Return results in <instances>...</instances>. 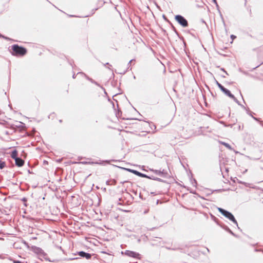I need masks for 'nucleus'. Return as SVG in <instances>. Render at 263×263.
I'll return each instance as SVG.
<instances>
[{"label":"nucleus","instance_id":"1","mask_svg":"<svg viewBox=\"0 0 263 263\" xmlns=\"http://www.w3.org/2000/svg\"><path fill=\"white\" fill-rule=\"evenodd\" d=\"M11 53L14 56H24L27 53V50L26 48L20 46L17 44L13 45L11 46Z\"/></svg>","mask_w":263,"mask_h":263},{"label":"nucleus","instance_id":"2","mask_svg":"<svg viewBox=\"0 0 263 263\" xmlns=\"http://www.w3.org/2000/svg\"><path fill=\"white\" fill-rule=\"evenodd\" d=\"M217 209L219 212H220L226 217L233 221L234 223H237V221L235 219L234 216L231 213L220 208H218Z\"/></svg>","mask_w":263,"mask_h":263},{"label":"nucleus","instance_id":"3","mask_svg":"<svg viewBox=\"0 0 263 263\" xmlns=\"http://www.w3.org/2000/svg\"><path fill=\"white\" fill-rule=\"evenodd\" d=\"M175 20L183 27H186L188 26V23L186 20L180 15H176Z\"/></svg>","mask_w":263,"mask_h":263},{"label":"nucleus","instance_id":"4","mask_svg":"<svg viewBox=\"0 0 263 263\" xmlns=\"http://www.w3.org/2000/svg\"><path fill=\"white\" fill-rule=\"evenodd\" d=\"M216 84L218 87L220 89V90L224 93L226 95L229 96L231 99H234L235 97L234 95H233L231 92L228 90L227 89L225 88L220 83H219L218 81L216 82Z\"/></svg>","mask_w":263,"mask_h":263},{"label":"nucleus","instance_id":"5","mask_svg":"<svg viewBox=\"0 0 263 263\" xmlns=\"http://www.w3.org/2000/svg\"><path fill=\"white\" fill-rule=\"evenodd\" d=\"M15 164L18 167L23 166L25 163L24 161L20 158H17L15 160Z\"/></svg>","mask_w":263,"mask_h":263},{"label":"nucleus","instance_id":"6","mask_svg":"<svg viewBox=\"0 0 263 263\" xmlns=\"http://www.w3.org/2000/svg\"><path fill=\"white\" fill-rule=\"evenodd\" d=\"M78 254L83 257H85L87 259H89L91 257V255L89 253H85L83 251H81L78 253Z\"/></svg>","mask_w":263,"mask_h":263},{"label":"nucleus","instance_id":"7","mask_svg":"<svg viewBox=\"0 0 263 263\" xmlns=\"http://www.w3.org/2000/svg\"><path fill=\"white\" fill-rule=\"evenodd\" d=\"M126 254L129 256L133 257H136L139 255L138 253L133 251H128L126 253Z\"/></svg>","mask_w":263,"mask_h":263},{"label":"nucleus","instance_id":"8","mask_svg":"<svg viewBox=\"0 0 263 263\" xmlns=\"http://www.w3.org/2000/svg\"><path fill=\"white\" fill-rule=\"evenodd\" d=\"M131 172L132 173H133L134 174L139 176V177H146V175H144L137 171H135V170H132Z\"/></svg>","mask_w":263,"mask_h":263},{"label":"nucleus","instance_id":"9","mask_svg":"<svg viewBox=\"0 0 263 263\" xmlns=\"http://www.w3.org/2000/svg\"><path fill=\"white\" fill-rule=\"evenodd\" d=\"M11 157L13 159L15 160V159L17 158V151L16 150L13 151L11 154Z\"/></svg>","mask_w":263,"mask_h":263},{"label":"nucleus","instance_id":"10","mask_svg":"<svg viewBox=\"0 0 263 263\" xmlns=\"http://www.w3.org/2000/svg\"><path fill=\"white\" fill-rule=\"evenodd\" d=\"M222 144L223 145L226 147H227L228 148H229L230 149H232L231 146L229 144L225 143V142H222Z\"/></svg>","mask_w":263,"mask_h":263},{"label":"nucleus","instance_id":"11","mask_svg":"<svg viewBox=\"0 0 263 263\" xmlns=\"http://www.w3.org/2000/svg\"><path fill=\"white\" fill-rule=\"evenodd\" d=\"M6 166V163L5 162H0V168L3 169Z\"/></svg>","mask_w":263,"mask_h":263},{"label":"nucleus","instance_id":"12","mask_svg":"<svg viewBox=\"0 0 263 263\" xmlns=\"http://www.w3.org/2000/svg\"><path fill=\"white\" fill-rule=\"evenodd\" d=\"M13 263H23V262H22L20 261H18V260H14Z\"/></svg>","mask_w":263,"mask_h":263},{"label":"nucleus","instance_id":"13","mask_svg":"<svg viewBox=\"0 0 263 263\" xmlns=\"http://www.w3.org/2000/svg\"><path fill=\"white\" fill-rule=\"evenodd\" d=\"M231 37H232V38L235 37V36H234V35H233L231 36Z\"/></svg>","mask_w":263,"mask_h":263},{"label":"nucleus","instance_id":"14","mask_svg":"<svg viewBox=\"0 0 263 263\" xmlns=\"http://www.w3.org/2000/svg\"><path fill=\"white\" fill-rule=\"evenodd\" d=\"M102 253H106V252H103H103H102Z\"/></svg>","mask_w":263,"mask_h":263},{"label":"nucleus","instance_id":"15","mask_svg":"<svg viewBox=\"0 0 263 263\" xmlns=\"http://www.w3.org/2000/svg\"><path fill=\"white\" fill-rule=\"evenodd\" d=\"M214 2H216V0H213Z\"/></svg>","mask_w":263,"mask_h":263}]
</instances>
